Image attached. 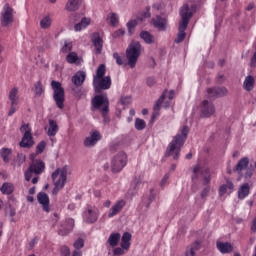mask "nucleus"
Returning <instances> with one entry per match:
<instances>
[{
    "label": "nucleus",
    "mask_w": 256,
    "mask_h": 256,
    "mask_svg": "<svg viewBox=\"0 0 256 256\" xmlns=\"http://www.w3.org/2000/svg\"><path fill=\"white\" fill-rule=\"evenodd\" d=\"M187 135H189V128L187 126H184L181 129V132L178 133L169 143L166 150V157H173L175 161L179 159V153H181V146L185 145V141H187Z\"/></svg>",
    "instance_id": "nucleus-1"
},
{
    "label": "nucleus",
    "mask_w": 256,
    "mask_h": 256,
    "mask_svg": "<svg viewBox=\"0 0 256 256\" xmlns=\"http://www.w3.org/2000/svg\"><path fill=\"white\" fill-rule=\"evenodd\" d=\"M107 69L105 64H100L93 76V87L95 93H101L107 89H111V76H105Z\"/></svg>",
    "instance_id": "nucleus-2"
},
{
    "label": "nucleus",
    "mask_w": 256,
    "mask_h": 256,
    "mask_svg": "<svg viewBox=\"0 0 256 256\" xmlns=\"http://www.w3.org/2000/svg\"><path fill=\"white\" fill-rule=\"evenodd\" d=\"M180 16L181 20L179 22L178 34L175 39V43H183V41H185V37H187V33H185V31L187 30L191 17H193V13L189 10V4L183 5L180 9Z\"/></svg>",
    "instance_id": "nucleus-3"
},
{
    "label": "nucleus",
    "mask_w": 256,
    "mask_h": 256,
    "mask_svg": "<svg viewBox=\"0 0 256 256\" xmlns=\"http://www.w3.org/2000/svg\"><path fill=\"white\" fill-rule=\"evenodd\" d=\"M68 175H71V167H69L68 165L63 166L62 168H57L52 173V181L54 183L52 195H57L61 191V189L65 187Z\"/></svg>",
    "instance_id": "nucleus-4"
},
{
    "label": "nucleus",
    "mask_w": 256,
    "mask_h": 256,
    "mask_svg": "<svg viewBox=\"0 0 256 256\" xmlns=\"http://www.w3.org/2000/svg\"><path fill=\"white\" fill-rule=\"evenodd\" d=\"M139 57H141V43L132 41L126 49V59L131 69H135Z\"/></svg>",
    "instance_id": "nucleus-5"
},
{
    "label": "nucleus",
    "mask_w": 256,
    "mask_h": 256,
    "mask_svg": "<svg viewBox=\"0 0 256 256\" xmlns=\"http://www.w3.org/2000/svg\"><path fill=\"white\" fill-rule=\"evenodd\" d=\"M91 103L92 111H100L104 119H107V113H109V98H107V95H96Z\"/></svg>",
    "instance_id": "nucleus-6"
},
{
    "label": "nucleus",
    "mask_w": 256,
    "mask_h": 256,
    "mask_svg": "<svg viewBox=\"0 0 256 256\" xmlns=\"http://www.w3.org/2000/svg\"><path fill=\"white\" fill-rule=\"evenodd\" d=\"M20 132L23 135L22 140L20 141V147H22L23 149H31V147L35 145L31 125L22 124L20 127Z\"/></svg>",
    "instance_id": "nucleus-7"
},
{
    "label": "nucleus",
    "mask_w": 256,
    "mask_h": 256,
    "mask_svg": "<svg viewBox=\"0 0 256 256\" xmlns=\"http://www.w3.org/2000/svg\"><path fill=\"white\" fill-rule=\"evenodd\" d=\"M203 181V185H209L211 181V172L207 167H202L201 164L194 166L193 174H192V181Z\"/></svg>",
    "instance_id": "nucleus-8"
},
{
    "label": "nucleus",
    "mask_w": 256,
    "mask_h": 256,
    "mask_svg": "<svg viewBox=\"0 0 256 256\" xmlns=\"http://www.w3.org/2000/svg\"><path fill=\"white\" fill-rule=\"evenodd\" d=\"M51 87L54 91L53 99L59 109H63L65 104V89L61 85V82L53 80L51 82Z\"/></svg>",
    "instance_id": "nucleus-9"
},
{
    "label": "nucleus",
    "mask_w": 256,
    "mask_h": 256,
    "mask_svg": "<svg viewBox=\"0 0 256 256\" xmlns=\"http://www.w3.org/2000/svg\"><path fill=\"white\" fill-rule=\"evenodd\" d=\"M127 165V154L123 151L118 152L111 161L112 173H120L123 168Z\"/></svg>",
    "instance_id": "nucleus-10"
},
{
    "label": "nucleus",
    "mask_w": 256,
    "mask_h": 256,
    "mask_svg": "<svg viewBox=\"0 0 256 256\" xmlns=\"http://www.w3.org/2000/svg\"><path fill=\"white\" fill-rule=\"evenodd\" d=\"M8 99L10 101V110L8 112V116L11 117L15 115L19 107V88L18 87H13L9 91Z\"/></svg>",
    "instance_id": "nucleus-11"
},
{
    "label": "nucleus",
    "mask_w": 256,
    "mask_h": 256,
    "mask_svg": "<svg viewBox=\"0 0 256 256\" xmlns=\"http://www.w3.org/2000/svg\"><path fill=\"white\" fill-rule=\"evenodd\" d=\"M175 97V91L170 90L167 92L165 90L160 98L156 101V104L154 105V111H159L161 109V105H163L164 101V107L165 109H169V106L171 105V101H173V98Z\"/></svg>",
    "instance_id": "nucleus-12"
},
{
    "label": "nucleus",
    "mask_w": 256,
    "mask_h": 256,
    "mask_svg": "<svg viewBox=\"0 0 256 256\" xmlns=\"http://www.w3.org/2000/svg\"><path fill=\"white\" fill-rule=\"evenodd\" d=\"M101 212L97 206H87L86 210L83 212L82 217L84 223H97Z\"/></svg>",
    "instance_id": "nucleus-13"
},
{
    "label": "nucleus",
    "mask_w": 256,
    "mask_h": 256,
    "mask_svg": "<svg viewBox=\"0 0 256 256\" xmlns=\"http://www.w3.org/2000/svg\"><path fill=\"white\" fill-rule=\"evenodd\" d=\"M14 21L13 8L9 4H5L0 15V23L2 27H9Z\"/></svg>",
    "instance_id": "nucleus-14"
},
{
    "label": "nucleus",
    "mask_w": 256,
    "mask_h": 256,
    "mask_svg": "<svg viewBox=\"0 0 256 256\" xmlns=\"http://www.w3.org/2000/svg\"><path fill=\"white\" fill-rule=\"evenodd\" d=\"M75 227V220L73 218H68L65 221L60 222L58 226V235L65 237L69 235L73 228Z\"/></svg>",
    "instance_id": "nucleus-15"
},
{
    "label": "nucleus",
    "mask_w": 256,
    "mask_h": 256,
    "mask_svg": "<svg viewBox=\"0 0 256 256\" xmlns=\"http://www.w3.org/2000/svg\"><path fill=\"white\" fill-rule=\"evenodd\" d=\"M127 205V201L125 199H119L117 200L114 205L111 206V208L108 211V218L113 219V217H116V215H119L125 206Z\"/></svg>",
    "instance_id": "nucleus-16"
},
{
    "label": "nucleus",
    "mask_w": 256,
    "mask_h": 256,
    "mask_svg": "<svg viewBox=\"0 0 256 256\" xmlns=\"http://www.w3.org/2000/svg\"><path fill=\"white\" fill-rule=\"evenodd\" d=\"M99 141H101V133H99L97 130H94L90 132V135L84 140V146L95 147Z\"/></svg>",
    "instance_id": "nucleus-17"
},
{
    "label": "nucleus",
    "mask_w": 256,
    "mask_h": 256,
    "mask_svg": "<svg viewBox=\"0 0 256 256\" xmlns=\"http://www.w3.org/2000/svg\"><path fill=\"white\" fill-rule=\"evenodd\" d=\"M215 113V106L213 102H209L208 100H204L201 105V115L202 117H211Z\"/></svg>",
    "instance_id": "nucleus-18"
},
{
    "label": "nucleus",
    "mask_w": 256,
    "mask_h": 256,
    "mask_svg": "<svg viewBox=\"0 0 256 256\" xmlns=\"http://www.w3.org/2000/svg\"><path fill=\"white\" fill-rule=\"evenodd\" d=\"M208 97H225L227 95V88L225 87H214V88H208L207 90Z\"/></svg>",
    "instance_id": "nucleus-19"
},
{
    "label": "nucleus",
    "mask_w": 256,
    "mask_h": 256,
    "mask_svg": "<svg viewBox=\"0 0 256 256\" xmlns=\"http://www.w3.org/2000/svg\"><path fill=\"white\" fill-rule=\"evenodd\" d=\"M152 24L158 31H165L167 29V18L162 16H156L152 19Z\"/></svg>",
    "instance_id": "nucleus-20"
},
{
    "label": "nucleus",
    "mask_w": 256,
    "mask_h": 256,
    "mask_svg": "<svg viewBox=\"0 0 256 256\" xmlns=\"http://www.w3.org/2000/svg\"><path fill=\"white\" fill-rule=\"evenodd\" d=\"M92 43L96 49L97 55H101V52L103 51V38H101L99 33H94L92 35Z\"/></svg>",
    "instance_id": "nucleus-21"
},
{
    "label": "nucleus",
    "mask_w": 256,
    "mask_h": 256,
    "mask_svg": "<svg viewBox=\"0 0 256 256\" xmlns=\"http://www.w3.org/2000/svg\"><path fill=\"white\" fill-rule=\"evenodd\" d=\"M251 193V186H249V183H244L240 186L238 189V199L240 201H243L244 199H247Z\"/></svg>",
    "instance_id": "nucleus-22"
},
{
    "label": "nucleus",
    "mask_w": 256,
    "mask_h": 256,
    "mask_svg": "<svg viewBox=\"0 0 256 256\" xmlns=\"http://www.w3.org/2000/svg\"><path fill=\"white\" fill-rule=\"evenodd\" d=\"M38 202L40 205H42L43 211H46V213H49V195L45 194V192H40L37 195Z\"/></svg>",
    "instance_id": "nucleus-23"
},
{
    "label": "nucleus",
    "mask_w": 256,
    "mask_h": 256,
    "mask_svg": "<svg viewBox=\"0 0 256 256\" xmlns=\"http://www.w3.org/2000/svg\"><path fill=\"white\" fill-rule=\"evenodd\" d=\"M153 201H155V194L153 193V191H151L148 198H144L142 200V203L138 206L139 211H142V212L147 211V209H149Z\"/></svg>",
    "instance_id": "nucleus-24"
},
{
    "label": "nucleus",
    "mask_w": 256,
    "mask_h": 256,
    "mask_svg": "<svg viewBox=\"0 0 256 256\" xmlns=\"http://www.w3.org/2000/svg\"><path fill=\"white\" fill-rule=\"evenodd\" d=\"M30 170L35 173V175H41L45 171V163L41 160H34L30 165Z\"/></svg>",
    "instance_id": "nucleus-25"
},
{
    "label": "nucleus",
    "mask_w": 256,
    "mask_h": 256,
    "mask_svg": "<svg viewBox=\"0 0 256 256\" xmlns=\"http://www.w3.org/2000/svg\"><path fill=\"white\" fill-rule=\"evenodd\" d=\"M216 247H217L218 251H220V253H222L223 255L233 252V245H231V243H229V242L217 241Z\"/></svg>",
    "instance_id": "nucleus-26"
},
{
    "label": "nucleus",
    "mask_w": 256,
    "mask_h": 256,
    "mask_svg": "<svg viewBox=\"0 0 256 256\" xmlns=\"http://www.w3.org/2000/svg\"><path fill=\"white\" fill-rule=\"evenodd\" d=\"M85 77H87V74L85 73V71H78L72 77V83L76 87H81V85L85 83Z\"/></svg>",
    "instance_id": "nucleus-27"
},
{
    "label": "nucleus",
    "mask_w": 256,
    "mask_h": 256,
    "mask_svg": "<svg viewBox=\"0 0 256 256\" xmlns=\"http://www.w3.org/2000/svg\"><path fill=\"white\" fill-rule=\"evenodd\" d=\"M59 133V125L57 124V121L50 119L48 121V128L46 134L48 137H55Z\"/></svg>",
    "instance_id": "nucleus-28"
},
{
    "label": "nucleus",
    "mask_w": 256,
    "mask_h": 256,
    "mask_svg": "<svg viewBox=\"0 0 256 256\" xmlns=\"http://www.w3.org/2000/svg\"><path fill=\"white\" fill-rule=\"evenodd\" d=\"M254 88H255V78L252 75L246 76L243 82V89L245 91H253Z\"/></svg>",
    "instance_id": "nucleus-29"
},
{
    "label": "nucleus",
    "mask_w": 256,
    "mask_h": 256,
    "mask_svg": "<svg viewBox=\"0 0 256 256\" xmlns=\"http://www.w3.org/2000/svg\"><path fill=\"white\" fill-rule=\"evenodd\" d=\"M91 25V19L90 18H82L81 21L74 26V31L79 32L83 31V29H87Z\"/></svg>",
    "instance_id": "nucleus-30"
},
{
    "label": "nucleus",
    "mask_w": 256,
    "mask_h": 256,
    "mask_svg": "<svg viewBox=\"0 0 256 256\" xmlns=\"http://www.w3.org/2000/svg\"><path fill=\"white\" fill-rule=\"evenodd\" d=\"M121 247L122 249H125V251H128V249L131 247V233L125 232L122 235Z\"/></svg>",
    "instance_id": "nucleus-31"
},
{
    "label": "nucleus",
    "mask_w": 256,
    "mask_h": 256,
    "mask_svg": "<svg viewBox=\"0 0 256 256\" xmlns=\"http://www.w3.org/2000/svg\"><path fill=\"white\" fill-rule=\"evenodd\" d=\"M249 167V158L244 157L239 160L237 165L234 168V171H237L238 173H241V171H244V169H247Z\"/></svg>",
    "instance_id": "nucleus-32"
},
{
    "label": "nucleus",
    "mask_w": 256,
    "mask_h": 256,
    "mask_svg": "<svg viewBox=\"0 0 256 256\" xmlns=\"http://www.w3.org/2000/svg\"><path fill=\"white\" fill-rule=\"evenodd\" d=\"M12 153H13V150L11 148H2L0 150V157H2V161L4 163H9V161H11Z\"/></svg>",
    "instance_id": "nucleus-33"
},
{
    "label": "nucleus",
    "mask_w": 256,
    "mask_h": 256,
    "mask_svg": "<svg viewBox=\"0 0 256 256\" xmlns=\"http://www.w3.org/2000/svg\"><path fill=\"white\" fill-rule=\"evenodd\" d=\"M234 185H233V182L231 181H227L226 184H223L222 186H220L219 188V195L220 197H223V195L227 194V191L229 190L231 193L234 189Z\"/></svg>",
    "instance_id": "nucleus-34"
},
{
    "label": "nucleus",
    "mask_w": 256,
    "mask_h": 256,
    "mask_svg": "<svg viewBox=\"0 0 256 256\" xmlns=\"http://www.w3.org/2000/svg\"><path fill=\"white\" fill-rule=\"evenodd\" d=\"M201 249V242L196 241L186 249V256H195V251Z\"/></svg>",
    "instance_id": "nucleus-35"
},
{
    "label": "nucleus",
    "mask_w": 256,
    "mask_h": 256,
    "mask_svg": "<svg viewBox=\"0 0 256 256\" xmlns=\"http://www.w3.org/2000/svg\"><path fill=\"white\" fill-rule=\"evenodd\" d=\"M80 5H81V0H68V2L66 3L65 9L66 11H77Z\"/></svg>",
    "instance_id": "nucleus-36"
},
{
    "label": "nucleus",
    "mask_w": 256,
    "mask_h": 256,
    "mask_svg": "<svg viewBox=\"0 0 256 256\" xmlns=\"http://www.w3.org/2000/svg\"><path fill=\"white\" fill-rule=\"evenodd\" d=\"M121 240V234L119 233H112L108 238V243L110 247H117L119 245V241Z\"/></svg>",
    "instance_id": "nucleus-37"
},
{
    "label": "nucleus",
    "mask_w": 256,
    "mask_h": 256,
    "mask_svg": "<svg viewBox=\"0 0 256 256\" xmlns=\"http://www.w3.org/2000/svg\"><path fill=\"white\" fill-rule=\"evenodd\" d=\"M106 20H107V23L112 27H117V25H119V16L113 12L107 15Z\"/></svg>",
    "instance_id": "nucleus-38"
},
{
    "label": "nucleus",
    "mask_w": 256,
    "mask_h": 256,
    "mask_svg": "<svg viewBox=\"0 0 256 256\" xmlns=\"http://www.w3.org/2000/svg\"><path fill=\"white\" fill-rule=\"evenodd\" d=\"M34 93H35V97H41V95L45 93V88L43 87L41 80L37 81L34 84Z\"/></svg>",
    "instance_id": "nucleus-39"
},
{
    "label": "nucleus",
    "mask_w": 256,
    "mask_h": 256,
    "mask_svg": "<svg viewBox=\"0 0 256 256\" xmlns=\"http://www.w3.org/2000/svg\"><path fill=\"white\" fill-rule=\"evenodd\" d=\"M1 193H3V195H11V193H13L14 191V187L13 184L11 183H4L1 188H0Z\"/></svg>",
    "instance_id": "nucleus-40"
},
{
    "label": "nucleus",
    "mask_w": 256,
    "mask_h": 256,
    "mask_svg": "<svg viewBox=\"0 0 256 256\" xmlns=\"http://www.w3.org/2000/svg\"><path fill=\"white\" fill-rule=\"evenodd\" d=\"M51 23H53L51 16H45L40 20V27L41 29H49V27H51Z\"/></svg>",
    "instance_id": "nucleus-41"
},
{
    "label": "nucleus",
    "mask_w": 256,
    "mask_h": 256,
    "mask_svg": "<svg viewBox=\"0 0 256 256\" xmlns=\"http://www.w3.org/2000/svg\"><path fill=\"white\" fill-rule=\"evenodd\" d=\"M66 61L70 65H73V64L77 63V61H79V55H77L76 52H70L66 56Z\"/></svg>",
    "instance_id": "nucleus-42"
},
{
    "label": "nucleus",
    "mask_w": 256,
    "mask_h": 256,
    "mask_svg": "<svg viewBox=\"0 0 256 256\" xmlns=\"http://www.w3.org/2000/svg\"><path fill=\"white\" fill-rule=\"evenodd\" d=\"M140 37L141 39H143V41H145L148 45H151V43H153V35H151L149 32L147 31H142L140 33Z\"/></svg>",
    "instance_id": "nucleus-43"
},
{
    "label": "nucleus",
    "mask_w": 256,
    "mask_h": 256,
    "mask_svg": "<svg viewBox=\"0 0 256 256\" xmlns=\"http://www.w3.org/2000/svg\"><path fill=\"white\" fill-rule=\"evenodd\" d=\"M145 127H147V123H145V120H143L141 118H136L135 129H137V131H143V129H145Z\"/></svg>",
    "instance_id": "nucleus-44"
},
{
    "label": "nucleus",
    "mask_w": 256,
    "mask_h": 256,
    "mask_svg": "<svg viewBox=\"0 0 256 256\" xmlns=\"http://www.w3.org/2000/svg\"><path fill=\"white\" fill-rule=\"evenodd\" d=\"M73 246H74L76 251H81V249H83V247H85V241L82 238H78L74 242Z\"/></svg>",
    "instance_id": "nucleus-45"
},
{
    "label": "nucleus",
    "mask_w": 256,
    "mask_h": 256,
    "mask_svg": "<svg viewBox=\"0 0 256 256\" xmlns=\"http://www.w3.org/2000/svg\"><path fill=\"white\" fill-rule=\"evenodd\" d=\"M73 50V44L69 41H65L64 45L61 49L62 53H71V51Z\"/></svg>",
    "instance_id": "nucleus-46"
},
{
    "label": "nucleus",
    "mask_w": 256,
    "mask_h": 256,
    "mask_svg": "<svg viewBox=\"0 0 256 256\" xmlns=\"http://www.w3.org/2000/svg\"><path fill=\"white\" fill-rule=\"evenodd\" d=\"M45 147H47V143L45 141H41L37 146H36V154L41 155L43 151H45Z\"/></svg>",
    "instance_id": "nucleus-47"
},
{
    "label": "nucleus",
    "mask_w": 256,
    "mask_h": 256,
    "mask_svg": "<svg viewBox=\"0 0 256 256\" xmlns=\"http://www.w3.org/2000/svg\"><path fill=\"white\" fill-rule=\"evenodd\" d=\"M135 27H137V20H130L128 23H127V29H128V33L130 35L133 34V30L135 29Z\"/></svg>",
    "instance_id": "nucleus-48"
},
{
    "label": "nucleus",
    "mask_w": 256,
    "mask_h": 256,
    "mask_svg": "<svg viewBox=\"0 0 256 256\" xmlns=\"http://www.w3.org/2000/svg\"><path fill=\"white\" fill-rule=\"evenodd\" d=\"M25 159H26L25 154H18L15 160V165H17L18 167H21Z\"/></svg>",
    "instance_id": "nucleus-49"
},
{
    "label": "nucleus",
    "mask_w": 256,
    "mask_h": 256,
    "mask_svg": "<svg viewBox=\"0 0 256 256\" xmlns=\"http://www.w3.org/2000/svg\"><path fill=\"white\" fill-rule=\"evenodd\" d=\"M123 35H125V29L121 28L113 32L112 37L114 39H119V37H123Z\"/></svg>",
    "instance_id": "nucleus-50"
},
{
    "label": "nucleus",
    "mask_w": 256,
    "mask_h": 256,
    "mask_svg": "<svg viewBox=\"0 0 256 256\" xmlns=\"http://www.w3.org/2000/svg\"><path fill=\"white\" fill-rule=\"evenodd\" d=\"M113 58L115 59L117 65H123V56L119 55V53L114 52Z\"/></svg>",
    "instance_id": "nucleus-51"
},
{
    "label": "nucleus",
    "mask_w": 256,
    "mask_h": 256,
    "mask_svg": "<svg viewBox=\"0 0 256 256\" xmlns=\"http://www.w3.org/2000/svg\"><path fill=\"white\" fill-rule=\"evenodd\" d=\"M169 177H171L170 173H166L162 180L160 181V187H165L167 185V181H169Z\"/></svg>",
    "instance_id": "nucleus-52"
},
{
    "label": "nucleus",
    "mask_w": 256,
    "mask_h": 256,
    "mask_svg": "<svg viewBox=\"0 0 256 256\" xmlns=\"http://www.w3.org/2000/svg\"><path fill=\"white\" fill-rule=\"evenodd\" d=\"M61 256H71V250L67 246L61 248Z\"/></svg>",
    "instance_id": "nucleus-53"
},
{
    "label": "nucleus",
    "mask_w": 256,
    "mask_h": 256,
    "mask_svg": "<svg viewBox=\"0 0 256 256\" xmlns=\"http://www.w3.org/2000/svg\"><path fill=\"white\" fill-rule=\"evenodd\" d=\"M33 170H31V166L28 168V170L24 173L25 179L27 181H31V177H33Z\"/></svg>",
    "instance_id": "nucleus-54"
},
{
    "label": "nucleus",
    "mask_w": 256,
    "mask_h": 256,
    "mask_svg": "<svg viewBox=\"0 0 256 256\" xmlns=\"http://www.w3.org/2000/svg\"><path fill=\"white\" fill-rule=\"evenodd\" d=\"M120 103L122 105H129V103H131V97L130 96H122L120 99Z\"/></svg>",
    "instance_id": "nucleus-55"
},
{
    "label": "nucleus",
    "mask_w": 256,
    "mask_h": 256,
    "mask_svg": "<svg viewBox=\"0 0 256 256\" xmlns=\"http://www.w3.org/2000/svg\"><path fill=\"white\" fill-rule=\"evenodd\" d=\"M211 191V188L209 186L205 187L202 192H201V199H205L208 195L209 192Z\"/></svg>",
    "instance_id": "nucleus-56"
},
{
    "label": "nucleus",
    "mask_w": 256,
    "mask_h": 256,
    "mask_svg": "<svg viewBox=\"0 0 256 256\" xmlns=\"http://www.w3.org/2000/svg\"><path fill=\"white\" fill-rule=\"evenodd\" d=\"M125 249H123V247H121V248H115L114 249V255H116V256H121V255H123V253H125V251H124Z\"/></svg>",
    "instance_id": "nucleus-57"
},
{
    "label": "nucleus",
    "mask_w": 256,
    "mask_h": 256,
    "mask_svg": "<svg viewBox=\"0 0 256 256\" xmlns=\"http://www.w3.org/2000/svg\"><path fill=\"white\" fill-rule=\"evenodd\" d=\"M75 97L81 98L83 97V91L81 89H73Z\"/></svg>",
    "instance_id": "nucleus-58"
},
{
    "label": "nucleus",
    "mask_w": 256,
    "mask_h": 256,
    "mask_svg": "<svg viewBox=\"0 0 256 256\" xmlns=\"http://www.w3.org/2000/svg\"><path fill=\"white\" fill-rule=\"evenodd\" d=\"M38 242H39V239L37 238L32 239L29 243L30 249H33V247H35V245H37Z\"/></svg>",
    "instance_id": "nucleus-59"
},
{
    "label": "nucleus",
    "mask_w": 256,
    "mask_h": 256,
    "mask_svg": "<svg viewBox=\"0 0 256 256\" xmlns=\"http://www.w3.org/2000/svg\"><path fill=\"white\" fill-rule=\"evenodd\" d=\"M250 65H251V67H255V65H256V51L254 52V54L251 58Z\"/></svg>",
    "instance_id": "nucleus-60"
},
{
    "label": "nucleus",
    "mask_w": 256,
    "mask_h": 256,
    "mask_svg": "<svg viewBox=\"0 0 256 256\" xmlns=\"http://www.w3.org/2000/svg\"><path fill=\"white\" fill-rule=\"evenodd\" d=\"M103 207H105L106 209H109V207H111V200H105L103 202Z\"/></svg>",
    "instance_id": "nucleus-61"
},
{
    "label": "nucleus",
    "mask_w": 256,
    "mask_h": 256,
    "mask_svg": "<svg viewBox=\"0 0 256 256\" xmlns=\"http://www.w3.org/2000/svg\"><path fill=\"white\" fill-rule=\"evenodd\" d=\"M72 256H83V252L81 250H74Z\"/></svg>",
    "instance_id": "nucleus-62"
},
{
    "label": "nucleus",
    "mask_w": 256,
    "mask_h": 256,
    "mask_svg": "<svg viewBox=\"0 0 256 256\" xmlns=\"http://www.w3.org/2000/svg\"><path fill=\"white\" fill-rule=\"evenodd\" d=\"M155 83V78H148L147 79V85L151 87Z\"/></svg>",
    "instance_id": "nucleus-63"
},
{
    "label": "nucleus",
    "mask_w": 256,
    "mask_h": 256,
    "mask_svg": "<svg viewBox=\"0 0 256 256\" xmlns=\"http://www.w3.org/2000/svg\"><path fill=\"white\" fill-rule=\"evenodd\" d=\"M251 231H253V233H256V221L255 220L252 221Z\"/></svg>",
    "instance_id": "nucleus-64"
}]
</instances>
